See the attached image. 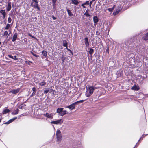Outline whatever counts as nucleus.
I'll list each match as a JSON object with an SVG mask.
<instances>
[{
    "mask_svg": "<svg viewBox=\"0 0 148 148\" xmlns=\"http://www.w3.org/2000/svg\"><path fill=\"white\" fill-rule=\"evenodd\" d=\"M64 108H59L57 109L56 112L59 114L60 115V114L62 113V111Z\"/></svg>",
    "mask_w": 148,
    "mask_h": 148,
    "instance_id": "6e6552de",
    "label": "nucleus"
},
{
    "mask_svg": "<svg viewBox=\"0 0 148 148\" xmlns=\"http://www.w3.org/2000/svg\"><path fill=\"white\" fill-rule=\"evenodd\" d=\"M125 44L126 45H127V46L129 45L128 42L127 41H125Z\"/></svg>",
    "mask_w": 148,
    "mask_h": 148,
    "instance_id": "c03bdc74",
    "label": "nucleus"
},
{
    "mask_svg": "<svg viewBox=\"0 0 148 148\" xmlns=\"http://www.w3.org/2000/svg\"><path fill=\"white\" fill-rule=\"evenodd\" d=\"M29 35L30 36V37L33 38H35V37H34V36H32V35H31L30 34H29Z\"/></svg>",
    "mask_w": 148,
    "mask_h": 148,
    "instance_id": "49530a36",
    "label": "nucleus"
},
{
    "mask_svg": "<svg viewBox=\"0 0 148 148\" xmlns=\"http://www.w3.org/2000/svg\"><path fill=\"white\" fill-rule=\"evenodd\" d=\"M84 5H85L83 3L81 5V6H82L84 8H85L86 7L84 6Z\"/></svg>",
    "mask_w": 148,
    "mask_h": 148,
    "instance_id": "37998d69",
    "label": "nucleus"
},
{
    "mask_svg": "<svg viewBox=\"0 0 148 148\" xmlns=\"http://www.w3.org/2000/svg\"><path fill=\"white\" fill-rule=\"evenodd\" d=\"M17 33H15L14 34L13 36L12 40V42H14L16 40L17 38Z\"/></svg>",
    "mask_w": 148,
    "mask_h": 148,
    "instance_id": "1a4fd4ad",
    "label": "nucleus"
},
{
    "mask_svg": "<svg viewBox=\"0 0 148 148\" xmlns=\"http://www.w3.org/2000/svg\"><path fill=\"white\" fill-rule=\"evenodd\" d=\"M56 135L57 139V141L59 143L62 140V136L61 132L59 130H57L56 132Z\"/></svg>",
    "mask_w": 148,
    "mask_h": 148,
    "instance_id": "7ed1b4c3",
    "label": "nucleus"
},
{
    "mask_svg": "<svg viewBox=\"0 0 148 148\" xmlns=\"http://www.w3.org/2000/svg\"><path fill=\"white\" fill-rule=\"evenodd\" d=\"M62 61L63 62H64V59H63L62 58Z\"/></svg>",
    "mask_w": 148,
    "mask_h": 148,
    "instance_id": "680f3d73",
    "label": "nucleus"
},
{
    "mask_svg": "<svg viewBox=\"0 0 148 148\" xmlns=\"http://www.w3.org/2000/svg\"><path fill=\"white\" fill-rule=\"evenodd\" d=\"M67 13H68V15L70 16H73V14L71 12V10L69 9H67Z\"/></svg>",
    "mask_w": 148,
    "mask_h": 148,
    "instance_id": "2eb2a0df",
    "label": "nucleus"
},
{
    "mask_svg": "<svg viewBox=\"0 0 148 148\" xmlns=\"http://www.w3.org/2000/svg\"><path fill=\"white\" fill-rule=\"evenodd\" d=\"M35 94V92H33L32 94L31 95L30 97H32Z\"/></svg>",
    "mask_w": 148,
    "mask_h": 148,
    "instance_id": "ea45409f",
    "label": "nucleus"
},
{
    "mask_svg": "<svg viewBox=\"0 0 148 148\" xmlns=\"http://www.w3.org/2000/svg\"><path fill=\"white\" fill-rule=\"evenodd\" d=\"M8 56L9 57V58H12V59L13 58V57L11 55H8Z\"/></svg>",
    "mask_w": 148,
    "mask_h": 148,
    "instance_id": "c9c22d12",
    "label": "nucleus"
},
{
    "mask_svg": "<svg viewBox=\"0 0 148 148\" xmlns=\"http://www.w3.org/2000/svg\"><path fill=\"white\" fill-rule=\"evenodd\" d=\"M36 8L39 10H40V8L39 7H38V5L37 6V7H36Z\"/></svg>",
    "mask_w": 148,
    "mask_h": 148,
    "instance_id": "864d4df0",
    "label": "nucleus"
},
{
    "mask_svg": "<svg viewBox=\"0 0 148 148\" xmlns=\"http://www.w3.org/2000/svg\"><path fill=\"white\" fill-rule=\"evenodd\" d=\"M11 0H9V1H10Z\"/></svg>",
    "mask_w": 148,
    "mask_h": 148,
    "instance_id": "774afa93",
    "label": "nucleus"
},
{
    "mask_svg": "<svg viewBox=\"0 0 148 148\" xmlns=\"http://www.w3.org/2000/svg\"><path fill=\"white\" fill-rule=\"evenodd\" d=\"M92 2L90 1V4H89L90 7H91V4H92Z\"/></svg>",
    "mask_w": 148,
    "mask_h": 148,
    "instance_id": "3c124183",
    "label": "nucleus"
},
{
    "mask_svg": "<svg viewBox=\"0 0 148 148\" xmlns=\"http://www.w3.org/2000/svg\"><path fill=\"white\" fill-rule=\"evenodd\" d=\"M95 1V0H92L90 2H92H92L93 1Z\"/></svg>",
    "mask_w": 148,
    "mask_h": 148,
    "instance_id": "052dcab7",
    "label": "nucleus"
},
{
    "mask_svg": "<svg viewBox=\"0 0 148 148\" xmlns=\"http://www.w3.org/2000/svg\"><path fill=\"white\" fill-rule=\"evenodd\" d=\"M136 60H137L138 61L140 62L142 60V59L141 58L139 59V57H137V58H136Z\"/></svg>",
    "mask_w": 148,
    "mask_h": 148,
    "instance_id": "473e14b6",
    "label": "nucleus"
},
{
    "mask_svg": "<svg viewBox=\"0 0 148 148\" xmlns=\"http://www.w3.org/2000/svg\"><path fill=\"white\" fill-rule=\"evenodd\" d=\"M84 42L86 46L87 47L89 46V43L88 40V38L87 37H86L84 38Z\"/></svg>",
    "mask_w": 148,
    "mask_h": 148,
    "instance_id": "423d86ee",
    "label": "nucleus"
},
{
    "mask_svg": "<svg viewBox=\"0 0 148 148\" xmlns=\"http://www.w3.org/2000/svg\"><path fill=\"white\" fill-rule=\"evenodd\" d=\"M1 120H2V119H0V122H1Z\"/></svg>",
    "mask_w": 148,
    "mask_h": 148,
    "instance_id": "e2e57ef3",
    "label": "nucleus"
},
{
    "mask_svg": "<svg viewBox=\"0 0 148 148\" xmlns=\"http://www.w3.org/2000/svg\"><path fill=\"white\" fill-rule=\"evenodd\" d=\"M8 32L7 31H5L4 33L3 36H7L8 34Z\"/></svg>",
    "mask_w": 148,
    "mask_h": 148,
    "instance_id": "7c9ffc66",
    "label": "nucleus"
},
{
    "mask_svg": "<svg viewBox=\"0 0 148 148\" xmlns=\"http://www.w3.org/2000/svg\"><path fill=\"white\" fill-rule=\"evenodd\" d=\"M45 89H46L47 90H45L44 92V93L45 94H46L49 92V88H45Z\"/></svg>",
    "mask_w": 148,
    "mask_h": 148,
    "instance_id": "cd10ccee",
    "label": "nucleus"
},
{
    "mask_svg": "<svg viewBox=\"0 0 148 148\" xmlns=\"http://www.w3.org/2000/svg\"><path fill=\"white\" fill-rule=\"evenodd\" d=\"M84 101V100H81L80 101H77L76 102H74L73 103H72V104L70 105L67 106L66 107V108H68L71 110H72L75 108V105L78 104V103H83Z\"/></svg>",
    "mask_w": 148,
    "mask_h": 148,
    "instance_id": "f03ea898",
    "label": "nucleus"
},
{
    "mask_svg": "<svg viewBox=\"0 0 148 148\" xmlns=\"http://www.w3.org/2000/svg\"><path fill=\"white\" fill-rule=\"evenodd\" d=\"M12 59H14L15 60H17V58H16V56H14L13 57V58Z\"/></svg>",
    "mask_w": 148,
    "mask_h": 148,
    "instance_id": "4c0bfd02",
    "label": "nucleus"
},
{
    "mask_svg": "<svg viewBox=\"0 0 148 148\" xmlns=\"http://www.w3.org/2000/svg\"><path fill=\"white\" fill-rule=\"evenodd\" d=\"M142 139V138H141V137L140 138V139H139V141H138V142H139V141H140V140H141V139Z\"/></svg>",
    "mask_w": 148,
    "mask_h": 148,
    "instance_id": "bf43d9fd",
    "label": "nucleus"
},
{
    "mask_svg": "<svg viewBox=\"0 0 148 148\" xmlns=\"http://www.w3.org/2000/svg\"><path fill=\"white\" fill-rule=\"evenodd\" d=\"M1 42H0V45H1Z\"/></svg>",
    "mask_w": 148,
    "mask_h": 148,
    "instance_id": "0e129e2a",
    "label": "nucleus"
},
{
    "mask_svg": "<svg viewBox=\"0 0 148 148\" xmlns=\"http://www.w3.org/2000/svg\"><path fill=\"white\" fill-rule=\"evenodd\" d=\"M32 90L33 91V92H35L36 88L35 87H33L32 89Z\"/></svg>",
    "mask_w": 148,
    "mask_h": 148,
    "instance_id": "e433bc0d",
    "label": "nucleus"
},
{
    "mask_svg": "<svg viewBox=\"0 0 148 148\" xmlns=\"http://www.w3.org/2000/svg\"><path fill=\"white\" fill-rule=\"evenodd\" d=\"M17 117H14L12 119H11L10 120H9L10 121V122H11H11H12L14 120H15V119H17Z\"/></svg>",
    "mask_w": 148,
    "mask_h": 148,
    "instance_id": "c85d7f7f",
    "label": "nucleus"
},
{
    "mask_svg": "<svg viewBox=\"0 0 148 148\" xmlns=\"http://www.w3.org/2000/svg\"><path fill=\"white\" fill-rule=\"evenodd\" d=\"M115 8V5H114L113 8H112V9H113V10Z\"/></svg>",
    "mask_w": 148,
    "mask_h": 148,
    "instance_id": "4d7b16f0",
    "label": "nucleus"
},
{
    "mask_svg": "<svg viewBox=\"0 0 148 148\" xmlns=\"http://www.w3.org/2000/svg\"><path fill=\"white\" fill-rule=\"evenodd\" d=\"M33 56H34L36 57H38V56L36 54L33 53Z\"/></svg>",
    "mask_w": 148,
    "mask_h": 148,
    "instance_id": "de8ad7c7",
    "label": "nucleus"
},
{
    "mask_svg": "<svg viewBox=\"0 0 148 148\" xmlns=\"http://www.w3.org/2000/svg\"><path fill=\"white\" fill-rule=\"evenodd\" d=\"M12 39V38L10 37H9L8 39H7V40H8V41H10V40L11 39Z\"/></svg>",
    "mask_w": 148,
    "mask_h": 148,
    "instance_id": "8fccbe9b",
    "label": "nucleus"
},
{
    "mask_svg": "<svg viewBox=\"0 0 148 148\" xmlns=\"http://www.w3.org/2000/svg\"><path fill=\"white\" fill-rule=\"evenodd\" d=\"M12 6H14V4H12Z\"/></svg>",
    "mask_w": 148,
    "mask_h": 148,
    "instance_id": "69168bd1",
    "label": "nucleus"
},
{
    "mask_svg": "<svg viewBox=\"0 0 148 148\" xmlns=\"http://www.w3.org/2000/svg\"><path fill=\"white\" fill-rule=\"evenodd\" d=\"M46 84V82H45L44 81H43L40 82H39V86H42L45 85Z\"/></svg>",
    "mask_w": 148,
    "mask_h": 148,
    "instance_id": "dca6fc26",
    "label": "nucleus"
},
{
    "mask_svg": "<svg viewBox=\"0 0 148 148\" xmlns=\"http://www.w3.org/2000/svg\"><path fill=\"white\" fill-rule=\"evenodd\" d=\"M57 0H52V2L53 3V6L56 5V2Z\"/></svg>",
    "mask_w": 148,
    "mask_h": 148,
    "instance_id": "c756f323",
    "label": "nucleus"
},
{
    "mask_svg": "<svg viewBox=\"0 0 148 148\" xmlns=\"http://www.w3.org/2000/svg\"><path fill=\"white\" fill-rule=\"evenodd\" d=\"M19 110L18 109H17L16 110H15L14 111L12 112V114L13 115H16L19 112Z\"/></svg>",
    "mask_w": 148,
    "mask_h": 148,
    "instance_id": "f3484780",
    "label": "nucleus"
},
{
    "mask_svg": "<svg viewBox=\"0 0 148 148\" xmlns=\"http://www.w3.org/2000/svg\"><path fill=\"white\" fill-rule=\"evenodd\" d=\"M120 11V10H116L115 11H114L113 13L114 15H115L117 14Z\"/></svg>",
    "mask_w": 148,
    "mask_h": 148,
    "instance_id": "a878e982",
    "label": "nucleus"
},
{
    "mask_svg": "<svg viewBox=\"0 0 148 148\" xmlns=\"http://www.w3.org/2000/svg\"><path fill=\"white\" fill-rule=\"evenodd\" d=\"M78 0H71V3H72L77 5L79 3Z\"/></svg>",
    "mask_w": 148,
    "mask_h": 148,
    "instance_id": "9d476101",
    "label": "nucleus"
},
{
    "mask_svg": "<svg viewBox=\"0 0 148 148\" xmlns=\"http://www.w3.org/2000/svg\"><path fill=\"white\" fill-rule=\"evenodd\" d=\"M142 39L145 40H148V32L147 33L145 36L142 37Z\"/></svg>",
    "mask_w": 148,
    "mask_h": 148,
    "instance_id": "4468645a",
    "label": "nucleus"
},
{
    "mask_svg": "<svg viewBox=\"0 0 148 148\" xmlns=\"http://www.w3.org/2000/svg\"><path fill=\"white\" fill-rule=\"evenodd\" d=\"M95 88H97L96 87L94 86H90L88 87L87 91L86 94V95L87 97H89L93 93Z\"/></svg>",
    "mask_w": 148,
    "mask_h": 148,
    "instance_id": "f257e3e1",
    "label": "nucleus"
},
{
    "mask_svg": "<svg viewBox=\"0 0 148 148\" xmlns=\"http://www.w3.org/2000/svg\"><path fill=\"white\" fill-rule=\"evenodd\" d=\"M10 123H11V122H10V121L9 120L7 122L5 123H4V124H10Z\"/></svg>",
    "mask_w": 148,
    "mask_h": 148,
    "instance_id": "f704fd0d",
    "label": "nucleus"
},
{
    "mask_svg": "<svg viewBox=\"0 0 148 148\" xmlns=\"http://www.w3.org/2000/svg\"><path fill=\"white\" fill-rule=\"evenodd\" d=\"M66 49L68 51H71V50L70 49H68L67 47V48H66Z\"/></svg>",
    "mask_w": 148,
    "mask_h": 148,
    "instance_id": "13d9d810",
    "label": "nucleus"
},
{
    "mask_svg": "<svg viewBox=\"0 0 148 148\" xmlns=\"http://www.w3.org/2000/svg\"><path fill=\"white\" fill-rule=\"evenodd\" d=\"M88 11L89 10L88 9H87L86 10L85 13L84 14V15L86 16V17H89L90 16V15L88 14Z\"/></svg>",
    "mask_w": 148,
    "mask_h": 148,
    "instance_id": "6ab92c4d",
    "label": "nucleus"
},
{
    "mask_svg": "<svg viewBox=\"0 0 148 148\" xmlns=\"http://www.w3.org/2000/svg\"><path fill=\"white\" fill-rule=\"evenodd\" d=\"M67 111L66 110L62 111V113L60 114V115L63 116L67 114Z\"/></svg>",
    "mask_w": 148,
    "mask_h": 148,
    "instance_id": "412c9836",
    "label": "nucleus"
},
{
    "mask_svg": "<svg viewBox=\"0 0 148 148\" xmlns=\"http://www.w3.org/2000/svg\"><path fill=\"white\" fill-rule=\"evenodd\" d=\"M70 51V52L69 53V54L70 55H73V53L72 52H71V51Z\"/></svg>",
    "mask_w": 148,
    "mask_h": 148,
    "instance_id": "09e8293b",
    "label": "nucleus"
},
{
    "mask_svg": "<svg viewBox=\"0 0 148 148\" xmlns=\"http://www.w3.org/2000/svg\"><path fill=\"white\" fill-rule=\"evenodd\" d=\"M94 52V50L92 48L90 49L89 51V53L90 54L92 55L93 53Z\"/></svg>",
    "mask_w": 148,
    "mask_h": 148,
    "instance_id": "b1692460",
    "label": "nucleus"
},
{
    "mask_svg": "<svg viewBox=\"0 0 148 148\" xmlns=\"http://www.w3.org/2000/svg\"><path fill=\"white\" fill-rule=\"evenodd\" d=\"M42 54L46 58L47 57V52L46 51H43L42 52Z\"/></svg>",
    "mask_w": 148,
    "mask_h": 148,
    "instance_id": "4be33fe9",
    "label": "nucleus"
},
{
    "mask_svg": "<svg viewBox=\"0 0 148 148\" xmlns=\"http://www.w3.org/2000/svg\"><path fill=\"white\" fill-rule=\"evenodd\" d=\"M11 32L10 31V33H9V34Z\"/></svg>",
    "mask_w": 148,
    "mask_h": 148,
    "instance_id": "338daca9",
    "label": "nucleus"
},
{
    "mask_svg": "<svg viewBox=\"0 0 148 148\" xmlns=\"http://www.w3.org/2000/svg\"><path fill=\"white\" fill-rule=\"evenodd\" d=\"M93 20L94 23V25H95L97 24V23L99 21V19L97 16H94L93 18Z\"/></svg>",
    "mask_w": 148,
    "mask_h": 148,
    "instance_id": "39448f33",
    "label": "nucleus"
},
{
    "mask_svg": "<svg viewBox=\"0 0 148 148\" xmlns=\"http://www.w3.org/2000/svg\"><path fill=\"white\" fill-rule=\"evenodd\" d=\"M33 1V2H34L35 3H38V2L37 0H32Z\"/></svg>",
    "mask_w": 148,
    "mask_h": 148,
    "instance_id": "79ce46f5",
    "label": "nucleus"
},
{
    "mask_svg": "<svg viewBox=\"0 0 148 148\" xmlns=\"http://www.w3.org/2000/svg\"><path fill=\"white\" fill-rule=\"evenodd\" d=\"M148 135V134H147L146 135H143L141 137V138H143L146 135Z\"/></svg>",
    "mask_w": 148,
    "mask_h": 148,
    "instance_id": "a18cd8bd",
    "label": "nucleus"
},
{
    "mask_svg": "<svg viewBox=\"0 0 148 148\" xmlns=\"http://www.w3.org/2000/svg\"><path fill=\"white\" fill-rule=\"evenodd\" d=\"M109 49L108 48L106 50V52H107L108 53H109V51H108Z\"/></svg>",
    "mask_w": 148,
    "mask_h": 148,
    "instance_id": "5fc2aeb1",
    "label": "nucleus"
},
{
    "mask_svg": "<svg viewBox=\"0 0 148 148\" xmlns=\"http://www.w3.org/2000/svg\"><path fill=\"white\" fill-rule=\"evenodd\" d=\"M63 120L62 119H60L57 121H52L51 123L55 124H61L63 123Z\"/></svg>",
    "mask_w": 148,
    "mask_h": 148,
    "instance_id": "20e7f679",
    "label": "nucleus"
},
{
    "mask_svg": "<svg viewBox=\"0 0 148 148\" xmlns=\"http://www.w3.org/2000/svg\"><path fill=\"white\" fill-rule=\"evenodd\" d=\"M63 46L64 47H66V48H67L68 43H67V41L66 40H65V41H63Z\"/></svg>",
    "mask_w": 148,
    "mask_h": 148,
    "instance_id": "5701e85b",
    "label": "nucleus"
},
{
    "mask_svg": "<svg viewBox=\"0 0 148 148\" xmlns=\"http://www.w3.org/2000/svg\"><path fill=\"white\" fill-rule=\"evenodd\" d=\"M12 21V19L10 17H9L8 18V22L9 23H10Z\"/></svg>",
    "mask_w": 148,
    "mask_h": 148,
    "instance_id": "2f4dec72",
    "label": "nucleus"
},
{
    "mask_svg": "<svg viewBox=\"0 0 148 148\" xmlns=\"http://www.w3.org/2000/svg\"><path fill=\"white\" fill-rule=\"evenodd\" d=\"M9 111L10 110L9 109H5L3 111L2 113L3 114H5L8 113Z\"/></svg>",
    "mask_w": 148,
    "mask_h": 148,
    "instance_id": "aec40b11",
    "label": "nucleus"
},
{
    "mask_svg": "<svg viewBox=\"0 0 148 148\" xmlns=\"http://www.w3.org/2000/svg\"><path fill=\"white\" fill-rule=\"evenodd\" d=\"M33 2H32L30 6L33 7L34 8H36V7H37V6L38 5V3H35L34 4H33Z\"/></svg>",
    "mask_w": 148,
    "mask_h": 148,
    "instance_id": "a211bd4d",
    "label": "nucleus"
},
{
    "mask_svg": "<svg viewBox=\"0 0 148 148\" xmlns=\"http://www.w3.org/2000/svg\"><path fill=\"white\" fill-rule=\"evenodd\" d=\"M0 13H1L2 15L6 14L5 11L4 10H1L0 11Z\"/></svg>",
    "mask_w": 148,
    "mask_h": 148,
    "instance_id": "393cba45",
    "label": "nucleus"
},
{
    "mask_svg": "<svg viewBox=\"0 0 148 148\" xmlns=\"http://www.w3.org/2000/svg\"><path fill=\"white\" fill-rule=\"evenodd\" d=\"M108 10L110 12H112L113 11V9L112 8H109L108 9Z\"/></svg>",
    "mask_w": 148,
    "mask_h": 148,
    "instance_id": "72a5a7b5",
    "label": "nucleus"
},
{
    "mask_svg": "<svg viewBox=\"0 0 148 148\" xmlns=\"http://www.w3.org/2000/svg\"><path fill=\"white\" fill-rule=\"evenodd\" d=\"M11 8V2H9L8 3V4L6 6V10L7 11H10Z\"/></svg>",
    "mask_w": 148,
    "mask_h": 148,
    "instance_id": "0eeeda50",
    "label": "nucleus"
},
{
    "mask_svg": "<svg viewBox=\"0 0 148 148\" xmlns=\"http://www.w3.org/2000/svg\"><path fill=\"white\" fill-rule=\"evenodd\" d=\"M10 27V25L9 24H7L5 28V29L8 30Z\"/></svg>",
    "mask_w": 148,
    "mask_h": 148,
    "instance_id": "bb28decb",
    "label": "nucleus"
},
{
    "mask_svg": "<svg viewBox=\"0 0 148 148\" xmlns=\"http://www.w3.org/2000/svg\"><path fill=\"white\" fill-rule=\"evenodd\" d=\"M19 89H17L16 90H12L11 91V92L13 94H16L19 92Z\"/></svg>",
    "mask_w": 148,
    "mask_h": 148,
    "instance_id": "ddd939ff",
    "label": "nucleus"
},
{
    "mask_svg": "<svg viewBox=\"0 0 148 148\" xmlns=\"http://www.w3.org/2000/svg\"><path fill=\"white\" fill-rule=\"evenodd\" d=\"M43 115L49 118H52V117L51 115V114H49L48 113H47L45 114H44Z\"/></svg>",
    "mask_w": 148,
    "mask_h": 148,
    "instance_id": "f8f14e48",
    "label": "nucleus"
},
{
    "mask_svg": "<svg viewBox=\"0 0 148 148\" xmlns=\"http://www.w3.org/2000/svg\"><path fill=\"white\" fill-rule=\"evenodd\" d=\"M85 5L87 4L88 5L89 4V1H86V2L84 3Z\"/></svg>",
    "mask_w": 148,
    "mask_h": 148,
    "instance_id": "58836bf2",
    "label": "nucleus"
},
{
    "mask_svg": "<svg viewBox=\"0 0 148 148\" xmlns=\"http://www.w3.org/2000/svg\"><path fill=\"white\" fill-rule=\"evenodd\" d=\"M6 15V14H4V15H3V18H5V17Z\"/></svg>",
    "mask_w": 148,
    "mask_h": 148,
    "instance_id": "6e6d98bb",
    "label": "nucleus"
},
{
    "mask_svg": "<svg viewBox=\"0 0 148 148\" xmlns=\"http://www.w3.org/2000/svg\"><path fill=\"white\" fill-rule=\"evenodd\" d=\"M139 88L138 86L136 85H134L131 88V89L132 90H138L139 89Z\"/></svg>",
    "mask_w": 148,
    "mask_h": 148,
    "instance_id": "9b49d317",
    "label": "nucleus"
},
{
    "mask_svg": "<svg viewBox=\"0 0 148 148\" xmlns=\"http://www.w3.org/2000/svg\"><path fill=\"white\" fill-rule=\"evenodd\" d=\"M139 144V143H137L136 144V145L135 146V147H137V146Z\"/></svg>",
    "mask_w": 148,
    "mask_h": 148,
    "instance_id": "603ef678",
    "label": "nucleus"
},
{
    "mask_svg": "<svg viewBox=\"0 0 148 148\" xmlns=\"http://www.w3.org/2000/svg\"><path fill=\"white\" fill-rule=\"evenodd\" d=\"M52 17L53 19L54 20H55L56 19V18L55 17H54V16H52Z\"/></svg>",
    "mask_w": 148,
    "mask_h": 148,
    "instance_id": "a19ab883",
    "label": "nucleus"
}]
</instances>
